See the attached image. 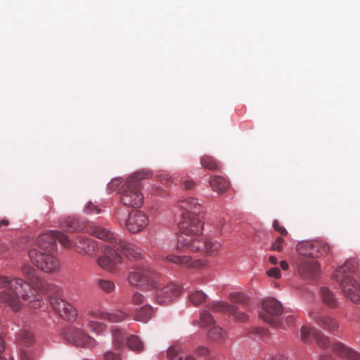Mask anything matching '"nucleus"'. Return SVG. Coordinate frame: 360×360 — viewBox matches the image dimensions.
I'll return each instance as SVG.
<instances>
[{"instance_id":"e2e57ef3","label":"nucleus","mask_w":360,"mask_h":360,"mask_svg":"<svg viewBox=\"0 0 360 360\" xmlns=\"http://www.w3.org/2000/svg\"><path fill=\"white\" fill-rule=\"evenodd\" d=\"M280 266L283 270H287L288 269V264L285 261H281Z\"/></svg>"},{"instance_id":"7ed1b4c3","label":"nucleus","mask_w":360,"mask_h":360,"mask_svg":"<svg viewBox=\"0 0 360 360\" xmlns=\"http://www.w3.org/2000/svg\"><path fill=\"white\" fill-rule=\"evenodd\" d=\"M14 288L15 294L11 295L7 291H4L0 295V299L9 306L13 311H18L21 307L20 298L24 301H28L31 295L25 290L24 281L19 278H11L6 276L0 275V288Z\"/></svg>"},{"instance_id":"aec40b11","label":"nucleus","mask_w":360,"mask_h":360,"mask_svg":"<svg viewBox=\"0 0 360 360\" xmlns=\"http://www.w3.org/2000/svg\"><path fill=\"white\" fill-rule=\"evenodd\" d=\"M38 250L53 251L56 250V238L53 231H48L40 234L37 240Z\"/></svg>"},{"instance_id":"338daca9","label":"nucleus","mask_w":360,"mask_h":360,"mask_svg":"<svg viewBox=\"0 0 360 360\" xmlns=\"http://www.w3.org/2000/svg\"><path fill=\"white\" fill-rule=\"evenodd\" d=\"M4 344L1 338H0V354L4 351Z\"/></svg>"},{"instance_id":"774afa93","label":"nucleus","mask_w":360,"mask_h":360,"mask_svg":"<svg viewBox=\"0 0 360 360\" xmlns=\"http://www.w3.org/2000/svg\"><path fill=\"white\" fill-rule=\"evenodd\" d=\"M185 360H196V359L192 356H188L185 358Z\"/></svg>"},{"instance_id":"6e6552de","label":"nucleus","mask_w":360,"mask_h":360,"mask_svg":"<svg viewBox=\"0 0 360 360\" xmlns=\"http://www.w3.org/2000/svg\"><path fill=\"white\" fill-rule=\"evenodd\" d=\"M296 250L300 255H308L309 257L316 259L325 257L331 254V248L323 240H309L299 243Z\"/></svg>"},{"instance_id":"e433bc0d","label":"nucleus","mask_w":360,"mask_h":360,"mask_svg":"<svg viewBox=\"0 0 360 360\" xmlns=\"http://www.w3.org/2000/svg\"><path fill=\"white\" fill-rule=\"evenodd\" d=\"M77 315L76 309L70 303H68L67 306L65 307L64 312H63L61 317L68 321H72L76 319Z\"/></svg>"},{"instance_id":"58836bf2","label":"nucleus","mask_w":360,"mask_h":360,"mask_svg":"<svg viewBox=\"0 0 360 360\" xmlns=\"http://www.w3.org/2000/svg\"><path fill=\"white\" fill-rule=\"evenodd\" d=\"M206 297L207 296L203 292L198 290L190 295L189 300L193 305L198 306L205 301Z\"/></svg>"},{"instance_id":"bb28decb","label":"nucleus","mask_w":360,"mask_h":360,"mask_svg":"<svg viewBox=\"0 0 360 360\" xmlns=\"http://www.w3.org/2000/svg\"><path fill=\"white\" fill-rule=\"evenodd\" d=\"M208 309L215 312H228L233 311L235 306L229 305L222 302H213L208 304Z\"/></svg>"},{"instance_id":"c03bdc74","label":"nucleus","mask_w":360,"mask_h":360,"mask_svg":"<svg viewBox=\"0 0 360 360\" xmlns=\"http://www.w3.org/2000/svg\"><path fill=\"white\" fill-rule=\"evenodd\" d=\"M200 320L203 326H208L214 323L212 316L207 310H205L202 312H201Z\"/></svg>"},{"instance_id":"4c0bfd02","label":"nucleus","mask_w":360,"mask_h":360,"mask_svg":"<svg viewBox=\"0 0 360 360\" xmlns=\"http://www.w3.org/2000/svg\"><path fill=\"white\" fill-rule=\"evenodd\" d=\"M225 331L218 326L212 327L208 333L209 338L213 340H222L225 338Z\"/></svg>"},{"instance_id":"20e7f679","label":"nucleus","mask_w":360,"mask_h":360,"mask_svg":"<svg viewBox=\"0 0 360 360\" xmlns=\"http://www.w3.org/2000/svg\"><path fill=\"white\" fill-rule=\"evenodd\" d=\"M221 248L219 242L204 238L194 234L179 235L177 248L188 249L191 252H200L207 255H216Z\"/></svg>"},{"instance_id":"13d9d810","label":"nucleus","mask_w":360,"mask_h":360,"mask_svg":"<svg viewBox=\"0 0 360 360\" xmlns=\"http://www.w3.org/2000/svg\"><path fill=\"white\" fill-rule=\"evenodd\" d=\"M267 360H289L288 357L282 354H276L275 356H270Z\"/></svg>"},{"instance_id":"f8f14e48","label":"nucleus","mask_w":360,"mask_h":360,"mask_svg":"<svg viewBox=\"0 0 360 360\" xmlns=\"http://www.w3.org/2000/svg\"><path fill=\"white\" fill-rule=\"evenodd\" d=\"M149 223L148 216L138 210L129 212L127 219L124 221L127 229L133 233H136L144 229Z\"/></svg>"},{"instance_id":"dca6fc26","label":"nucleus","mask_w":360,"mask_h":360,"mask_svg":"<svg viewBox=\"0 0 360 360\" xmlns=\"http://www.w3.org/2000/svg\"><path fill=\"white\" fill-rule=\"evenodd\" d=\"M115 247L114 248L122 252L129 259H141L143 257L141 250L135 245L130 244L121 238L115 239Z\"/></svg>"},{"instance_id":"39448f33","label":"nucleus","mask_w":360,"mask_h":360,"mask_svg":"<svg viewBox=\"0 0 360 360\" xmlns=\"http://www.w3.org/2000/svg\"><path fill=\"white\" fill-rule=\"evenodd\" d=\"M159 274L154 270L137 265L128 273L127 281L132 286L150 290L159 286Z\"/></svg>"},{"instance_id":"f257e3e1","label":"nucleus","mask_w":360,"mask_h":360,"mask_svg":"<svg viewBox=\"0 0 360 360\" xmlns=\"http://www.w3.org/2000/svg\"><path fill=\"white\" fill-rule=\"evenodd\" d=\"M178 208L181 211L182 220L179 224L181 235H198L202 229V222L198 217L203 212V207L195 198H187L179 201Z\"/></svg>"},{"instance_id":"4468645a","label":"nucleus","mask_w":360,"mask_h":360,"mask_svg":"<svg viewBox=\"0 0 360 360\" xmlns=\"http://www.w3.org/2000/svg\"><path fill=\"white\" fill-rule=\"evenodd\" d=\"M181 288L175 283H170L159 289L157 292L156 299L159 304H167L177 297L181 292Z\"/></svg>"},{"instance_id":"f704fd0d","label":"nucleus","mask_w":360,"mask_h":360,"mask_svg":"<svg viewBox=\"0 0 360 360\" xmlns=\"http://www.w3.org/2000/svg\"><path fill=\"white\" fill-rule=\"evenodd\" d=\"M96 283L99 288L106 293L113 292L115 290V283L112 281L98 279Z\"/></svg>"},{"instance_id":"bf43d9fd","label":"nucleus","mask_w":360,"mask_h":360,"mask_svg":"<svg viewBox=\"0 0 360 360\" xmlns=\"http://www.w3.org/2000/svg\"><path fill=\"white\" fill-rule=\"evenodd\" d=\"M103 212V210L101 208H100L98 205H94L92 202H91V214H100Z\"/></svg>"},{"instance_id":"2f4dec72","label":"nucleus","mask_w":360,"mask_h":360,"mask_svg":"<svg viewBox=\"0 0 360 360\" xmlns=\"http://www.w3.org/2000/svg\"><path fill=\"white\" fill-rule=\"evenodd\" d=\"M50 302L54 310H56L61 316L63 312H64L65 307L67 306L68 302H66L63 299H60V297L53 296H51Z\"/></svg>"},{"instance_id":"a211bd4d","label":"nucleus","mask_w":360,"mask_h":360,"mask_svg":"<svg viewBox=\"0 0 360 360\" xmlns=\"http://www.w3.org/2000/svg\"><path fill=\"white\" fill-rule=\"evenodd\" d=\"M332 352L338 357L347 360H360V354L347 347L340 342H333L331 344Z\"/></svg>"},{"instance_id":"4d7b16f0","label":"nucleus","mask_w":360,"mask_h":360,"mask_svg":"<svg viewBox=\"0 0 360 360\" xmlns=\"http://www.w3.org/2000/svg\"><path fill=\"white\" fill-rule=\"evenodd\" d=\"M184 189L186 190H191L194 187V182L192 180H185L183 182Z\"/></svg>"},{"instance_id":"1a4fd4ad","label":"nucleus","mask_w":360,"mask_h":360,"mask_svg":"<svg viewBox=\"0 0 360 360\" xmlns=\"http://www.w3.org/2000/svg\"><path fill=\"white\" fill-rule=\"evenodd\" d=\"M262 308L264 313L259 314L261 319L274 328H285L278 319L283 311V307L278 300L275 298L265 299L262 302Z\"/></svg>"},{"instance_id":"49530a36","label":"nucleus","mask_w":360,"mask_h":360,"mask_svg":"<svg viewBox=\"0 0 360 360\" xmlns=\"http://www.w3.org/2000/svg\"><path fill=\"white\" fill-rule=\"evenodd\" d=\"M230 314L233 316V317L238 321H245L248 319V315L245 312H240L236 307H235V310H233V311H230Z\"/></svg>"},{"instance_id":"5fc2aeb1","label":"nucleus","mask_w":360,"mask_h":360,"mask_svg":"<svg viewBox=\"0 0 360 360\" xmlns=\"http://www.w3.org/2000/svg\"><path fill=\"white\" fill-rule=\"evenodd\" d=\"M103 360H120V356L111 352L105 353Z\"/></svg>"},{"instance_id":"393cba45","label":"nucleus","mask_w":360,"mask_h":360,"mask_svg":"<svg viewBox=\"0 0 360 360\" xmlns=\"http://www.w3.org/2000/svg\"><path fill=\"white\" fill-rule=\"evenodd\" d=\"M153 313V309L152 307L149 304H145L137 311L134 317L136 321L146 323L150 319Z\"/></svg>"},{"instance_id":"473e14b6","label":"nucleus","mask_w":360,"mask_h":360,"mask_svg":"<svg viewBox=\"0 0 360 360\" xmlns=\"http://www.w3.org/2000/svg\"><path fill=\"white\" fill-rule=\"evenodd\" d=\"M201 165L208 169L215 170L219 168L218 162L213 157L209 155H204L200 160Z\"/></svg>"},{"instance_id":"09e8293b","label":"nucleus","mask_w":360,"mask_h":360,"mask_svg":"<svg viewBox=\"0 0 360 360\" xmlns=\"http://www.w3.org/2000/svg\"><path fill=\"white\" fill-rule=\"evenodd\" d=\"M145 297L140 292H136L132 296V302L134 304H141L145 302Z\"/></svg>"},{"instance_id":"9d476101","label":"nucleus","mask_w":360,"mask_h":360,"mask_svg":"<svg viewBox=\"0 0 360 360\" xmlns=\"http://www.w3.org/2000/svg\"><path fill=\"white\" fill-rule=\"evenodd\" d=\"M22 274L27 276V281H24V286H25V290L27 293L30 295L32 297L29 300V306L32 308H39L41 307L42 304V300L37 298V299H32L34 297V293L29 291L30 287L33 288L34 290H39L40 288L43 287V283L41 281H40L35 275L34 270L29 266H25L22 267Z\"/></svg>"},{"instance_id":"0eeeda50","label":"nucleus","mask_w":360,"mask_h":360,"mask_svg":"<svg viewBox=\"0 0 360 360\" xmlns=\"http://www.w3.org/2000/svg\"><path fill=\"white\" fill-rule=\"evenodd\" d=\"M100 248L103 255L100 256L97 259L98 265L109 272L115 273L119 264L122 262V258L120 254L117 253V249L107 245H101L98 247V245L91 241V248L93 251H95V248Z\"/></svg>"},{"instance_id":"864d4df0","label":"nucleus","mask_w":360,"mask_h":360,"mask_svg":"<svg viewBox=\"0 0 360 360\" xmlns=\"http://www.w3.org/2000/svg\"><path fill=\"white\" fill-rule=\"evenodd\" d=\"M267 275L270 277L279 278L281 277V271L279 268L274 267L267 271Z\"/></svg>"},{"instance_id":"9b49d317","label":"nucleus","mask_w":360,"mask_h":360,"mask_svg":"<svg viewBox=\"0 0 360 360\" xmlns=\"http://www.w3.org/2000/svg\"><path fill=\"white\" fill-rule=\"evenodd\" d=\"M295 266L299 274L304 278L315 279L320 273L319 263L308 255H299Z\"/></svg>"},{"instance_id":"0e129e2a","label":"nucleus","mask_w":360,"mask_h":360,"mask_svg":"<svg viewBox=\"0 0 360 360\" xmlns=\"http://www.w3.org/2000/svg\"><path fill=\"white\" fill-rule=\"evenodd\" d=\"M9 225V221L6 219L0 220V227L1 226H7Z\"/></svg>"},{"instance_id":"c85d7f7f","label":"nucleus","mask_w":360,"mask_h":360,"mask_svg":"<svg viewBox=\"0 0 360 360\" xmlns=\"http://www.w3.org/2000/svg\"><path fill=\"white\" fill-rule=\"evenodd\" d=\"M112 335L113 345L116 348H120L124 345L127 337L124 331L117 328H112Z\"/></svg>"},{"instance_id":"6e6d98bb","label":"nucleus","mask_w":360,"mask_h":360,"mask_svg":"<svg viewBox=\"0 0 360 360\" xmlns=\"http://www.w3.org/2000/svg\"><path fill=\"white\" fill-rule=\"evenodd\" d=\"M20 360H34V359L28 351L24 350L21 352Z\"/></svg>"},{"instance_id":"37998d69","label":"nucleus","mask_w":360,"mask_h":360,"mask_svg":"<svg viewBox=\"0 0 360 360\" xmlns=\"http://www.w3.org/2000/svg\"><path fill=\"white\" fill-rule=\"evenodd\" d=\"M181 350V347L179 345H172L169 347L167 352V357L169 360L176 359L179 358V353Z\"/></svg>"},{"instance_id":"cd10ccee","label":"nucleus","mask_w":360,"mask_h":360,"mask_svg":"<svg viewBox=\"0 0 360 360\" xmlns=\"http://www.w3.org/2000/svg\"><path fill=\"white\" fill-rule=\"evenodd\" d=\"M314 338L316 340L318 346L323 349L331 347L328 337L323 334L321 330H314Z\"/></svg>"},{"instance_id":"c9c22d12","label":"nucleus","mask_w":360,"mask_h":360,"mask_svg":"<svg viewBox=\"0 0 360 360\" xmlns=\"http://www.w3.org/2000/svg\"><path fill=\"white\" fill-rule=\"evenodd\" d=\"M102 318L111 322H120L125 319L127 314L121 311L110 314H102Z\"/></svg>"},{"instance_id":"b1692460","label":"nucleus","mask_w":360,"mask_h":360,"mask_svg":"<svg viewBox=\"0 0 360 360\" xmlns=\"http://www.w3.org/2000/svg\"><path fill=\"white\" fill-rule=\"evenodd\" d=\"M60 226L70 232H77L83 229V226L79 224L77 219L71 216L62 219L60 221Z\"/></svg>"},{"instance_id":"72a5a7b5","label":"nucleus","mask_w":360,"mask_h":360,"mask_svg":"<svg viewBox=\"0 0 360 360\" xmlns=\"http://www.w3.org/2000/svg\"><path fill=\"white\" fill-rule=\"evenodd\" d=\"M44 289L46 292V293L49 294L50 299L51 296L59 297L63 295V289L60 287L56 285H48L47 286H44V285L43 284V287L40 288V290L39 291L43 290ZM35 291L37 292V290Z\"/></svg>"},{"instance_id":"de8ad7c7","label":"nucleus","mask_w":360,"mask_h":360,"mask_svg":"<svg viewBox=\"0 0 360 360\" xmlns=\"http://www.w3.org/2000/svg\"><path fill=\"white\" fill-rule=\"evenodd\" d=\"M105 326L103 322L91 320V331H94L98 334L105 329Z\"/></svg>"},{"instance_id":"a18cd8bd","label":"nucleus","mask_w":360,"mask_h":360,"mask_svg":"<svg viewBox=\"0 0 360 360\" xmlns=\"http://www.w3.org/2000/svg\"><path fill=\"white\" fill-rule=\"evenodd\" d=\"M89 245V240L87 238H84L83 236H79L78 238V247L81 250V252L87 254Z\"/></svg>"},{"instance_id":"a19ab883","label":"nucleus","mask_w":360,"mask_h":360,"mask_svg":"<svg viewBox=\"0 0 360 360\" xmlns=\"http://www.w3.org/2000/svg\"><path fill=\"white\" fill-rule=\"evenodd\" d=\"M53 233L56 241L58 240L65 247H70L71 242L65 234L58 231H53Z\"/></svg>"},{"instance_id":"5701e85b","label":"nucleus","mask_w":360,"mask_h":360,"mask_svg":"<svg viewBox=\"0 0 360 360\" xmlns=\"http://www.w3.org/2000/svg\"><path fill=\"white\" fill-rule=\"evenodd\" d=\"M210 184L214 191L219 193H224L229 186L228 181L221 176L211 177Z\"/></svg>"},{"instance_id":"680f3d73","label":"nucleus","mask_w":360,"mask_h":360,"mask_svg":"<svg viewBox=\"0 0 360 360\" xmlns=\"http://www.w3.org/2000/svg\"><path fill=\"white\" fill-rule=\"evenodd\" d=\"M294 319H295V317L293 315H289V316H286L285 320H286V323L288 326H290V323H292L294 321Z\"/></svg>"},{"instance_id":"4be33fe9","label":"nucleus","mask_w":360,"mask_h":360,"mask_svg":"<svg viewBox=\"0 0 360 360\" xmlns=\"http://www.w3.org/2000/svg\"><path fill=\"white\" fill-rule=\"evenodd\" d=\"M67 338L77 347H85L89 340V335L80 329H73L68 334Z\"/></svg>"},{"instance_id":"412c9836","label":"nucleus","mask_w":360,"mask_h":360,"mask_svg":"<svg viewBox=\"0 0 360 360\" xmlns=\"http://www.w3.org/2000/svg\"><path fill=\"white\" fill-rule=\"evenodd\" d=\"M91 236L108 242L113 248L115 247V239L120 238L105 228L98 225L91 226Z\"/></svg>"},{"instance_id":"a878e982","label":"nucleus","mask_w":360,"mask_h":360,"mask_svg":"<svg viewBox=\"0 0 360 360\" xmlns=\"http://www.w3.org/2000/svg\"><path fill=\"white\" fill-rule=\"evenodd\" d=\"M321 295L323 302L330 307L337 306V299L334 294L328 288H322L321 290Z\"/></svg>"},{"instance_id":"052dcab7","label":"nucleus","mask_w":360,"mask_h":360,"mask_svg":"<svg viewBox=\"0 0 360 360\" xmlns=\"http://www.w3.org/2000/svg\"><path fill=\"white\" fill-rule=\"evenodd\" d=\"M320 360H335L329 354H322L320 356Z\"/></svg>"},{"instance_id":"2eb2a0df","label":"nucleus","mask_w":360,"mask_h":360,"mask_svg":"<svg viewBox=\"0 0 360 360\" xmlns=\"http://www.w3.org/2000/svg\"><path fill=\"white\" fill-rule=\"evenodd\" d=\"M309 316L324 330L330 333L338 331L339 323L335 318L328 315L319 314L315 311H309Z\"/></svg>"},{"instance_id":"8fccbe9b","label":"nucleus","mask_w":360,"mask_h":360,"mask_svg":"<svg viewBox=\"0 0 360 360\" xmlns=\"http://www.w3.org/2000/svg\"><path fill=\"white\" fill-rule=\"evenodd\" d=\"M283 243V238L282 237H278L276 241L271 245V250H277L281 252L283 250L282 244Z\"/></svg>"},{"instance_id":"f3484780","label":"nucleus","mask_w":360,"mask_h":360,"mask_svg":"<svg viewBox=\"0 0 360 360\" xmlns=\"http://www.w3.org/2000/svg\"><path fill=\"white\" fill-rule=\"evenodd\" d=\"M165 260L175 264L181 265L190 268H200L205 265L203 259L191 260L189 256H180L174 254H169L165 257Z\"/></svg>"},{"instance_id":"79ce46f5","label":"nucleus","mask_w":360,"mask_h":360,"mask_svg":"<svg viewBox=\"0 0 360 360\" xmlns=\"http://www.w3.org/2000/svg\"><path fill=\"white\" fill-rule=\"evenodd\" d=\"M314 330H319L315 328H310L308 326H302L301 328V340L303 342H307L310 336L314 338Z\"/></svg>"},{"instance_id":"603ef678","label":"nucleus","mask_w":360,"mask_h":360,"mask_svg":"<svg viewBox=\"0 0 360 360\" xmlns=\"http://www.w3.org/2000/svg\"><path fill=\"white\" fill-rule=\"evenodd\" d=\"M209 353L208 348L204 346L198 347L195 349V354L199 356H207Z\"/></svg>"},{"instance_id":"7c9ffc66","label":"nucleus","mask_w":360,"mask_h":360,"mask_svg":"<svg viewBox=\"0 0 360 360\" xmlns=\"http://www.w3.org/2000/svg\"><path fill=\"white\" fill-rule=\"evenodd\" d=\"M230 301L235 304L246 306L249 302L248 297L243 292H232L229 295Z\"/></svg>"},{"instance_id":"ddd939ff","label":"nucleus","mask_w":360,"mask_h":360,"mask_svg":"<svg viewBox=\"0 0 360 360\" xmlns=\"http://www.w3.org/2000/svg\"><path fill=\"white\" fill-rule=\"evenodd\" d=\"M340 285L345 295L352 302H360V285L354 277L335 279Z\"/></svg>"},{"instance_id":"f03ea898","label":"nucleus","mask_w":360,"mask_h":360,"mask_svg":"<svg viewBox=\"0 0 360 360\" xmlns=\"http://www.w3.org/2000/svg\"><path fill=\"white\" fill-rule=\"evenodd\" d=\"M151 173L149 171H139L130 176L121 187L120 200L126 206L139 207L143 202V195L141 192V181L148 178Z\"/></svg>"},{"instance_id":"423d86ee","label":"nucleus","mask_w":360,"mask_h":360,"mask_svg":"<svg viewBox=\"0 0 360 360\" xmlns=\"http://www.w3.org/2000/svg\"><path fill=\"white\" fill-rule=\"evenodd\" d=\"M32 248L29 252L30 261L33 264L46 273H54L60 269V262L51 252Z\"/></svg>"},{"instance_id":"6ab92c4d","label":"nucleus","mask_w":360,"mask_h":360,"mask_svg":"<svg viewBox=\"0 0 360 360\" xmlns=\"http://www.w3.org/2000/svg\"><path fill=\"white\" fill-rule=\"evenodd\" d=\"M359 266L358 262L355 259H347L345 264L340 266L335 272L333 278L335 279H344L347 277H353L352 274L355 273Z\"/></svg>"},{"instance_id":"69168bd1","label":"nucleus","mask_w":360,"mask_h":360,"mask_svg":"<svg viewBox=\"0 0 360 360\" xmlns=\"http://www.w3.org/2000/svg\"><path fill=\"white\" fill-rule=\"evenodd\" d=\"M269 260L271 264H277V258L274 256H270Z\"/></svg>"},{"instance_id":"ea45409f","label":"nucleus","mask_w":360,"mask_h":360,"mask_svg":"<svg viewBox=\"0 0 360 360\" xmlns=\"http://www.w3.org/2000/svg\"><path fill=\"white\" fill-rule=\"evenodd\" d=\"M18 338L23 343L31 344L33 342L32 333L25 329L19 331Z\"/></svg>"},{"instance_id":"3c124183","label":"nucleus","mask_w":360,"mask_h":360,"mask_svg":"<svg viewBox=\"0 0 360 360\" xmlns=\"http://www.w3.org/2000/svg\"><path fill=\"white\" fill-rule=\"evenodd\" d=\"M273 227L276 231L279 232L281 235L286 236L288 234V231H286V229L280 225L279 221L278 220L274 221Z\"/></svg>"},{"instance_id":"c756f323","label":"nucleus","mask_w":360,"mask_h":360,"mask_svg":"<svg viewBox=\"0 0 360 360\" xmlns=\"http://www.w3.org/2000/svg\"><path fill=\"white\" fill-rule=\"evenodd\" d=\"M127 344L131 350L141 352L143 349V344L136 335H131L128 337Z\"/></svg>"}]
</instances>
